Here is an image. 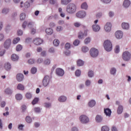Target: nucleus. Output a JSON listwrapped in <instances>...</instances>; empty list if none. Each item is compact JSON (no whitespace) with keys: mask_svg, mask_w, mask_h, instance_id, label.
<instances>
[{"mask_svg":"<svg viewBox=\"0 0 131 131\" xmlns=\"http://www.w3.org/2000/svg\"><path fill=\"white\" fill-rule=\"evenodd\" d=\"M44 107L45 108H52V103L51 102H45L44 103Z\"/></svg>","mask_w":131,"mask_h":131,"instance_id":"nucleus-32","label":"nucleus"},{"mask_svg":"<svg viewBox=\"0 0 131 131\" xmlns=\"http://www.w3.org/2000/svg\"><path fill=\"white\" fill-rule=\"evenodd\" d=\"M111 27H112L111 23L107 22L104 26V29L106 32H110L111 31Z\"/></svg>","mask_w":131,"mask_h":131,"instance_id":"nucleus-11","label":"nucleus"},{"mask_svg":"<svg viewBox=\"0 0 131 131\" xmlns=\"http://www.w3.org/2000/svg\"><path fill=\"white\" fill-rule=\"evenodd\" d=\"M70 48H71L70 43H66V44L65 45V48L66 49V50H69Z\"/></svg>","mask_w":131,"mask_h":131,"instance_id":"nucleus-58","label":"nucleus"},{"mask_svg":"<svg viewBox=\"0 0 131 131\" xmlns=\"http://www.w3.org/2000/svg\"><path fill=\"white\" fill-rule=\"evenodd\" d=\"M95 105H96V101H95L94 100H91L88 103V105L89 106V107H91V108H93V107H94Z\"/></svg>","mask_w":131,"mask_h":131,"instance_id":"nucleus-24","label":"nucleus"},{"mask_svg":"<svg viewBox=\"0 0 131 131\" xmlns=\"http://www.w3.org/2000/svg\"><path fill=\"white\" fill-rule=\"evenodd\" d=\"M15 98L16 100H17L18 101H20V100H22V98H23V97L20 94H17L15 95Z\"/></svg>","mask_w":131,"mask_h":131,"instance_id":"nucleus-37","label":"nucleus"},{"mask_svg":"<svg viewBox=\"0 0 131 131\" xmlns=\"http://www.w3.org/2000/svg\"><path fill=\"white\" fill-rule=\"evenodd\" d=\"M95 121L97 123H102V122H103V116L100 115H96L95 117Z\"/></svg>","mask_w":131,"mask_h":131,"instance_id":"nucleus-13","label":"nucleus"},{"mask_svg":"<svg viewBox=\"0 0 131 131\" xmlns=\"http://www.w3.org/2000/svg\"><path fill=\"white\" fill-rule=\"evenodd\" d=\"M60 42V41H59L57 39H55L53 41V45L55 46V47H58V46H59V43Z\"/></svg>","mask_w":131,"mask_h":131,"instance_id":"nucleus-45","label":"nucleus"},{"mask_svg":"<svg viewBox=\"0 0 131 131\" xmlns=\"http://www.w3.org/2000/svg\"><path fill=\"white\" fill-rule=\"evenodd\" d=\"M25 8H29V7H30V3H29V2H26L25 3V5H24Z\"/></svg>","mask_w":131,"mask_h":131,"instance_id":"nucleus-61","label":"nucleus"},{"mask_svg":"<svg viewBox=\"0 0 131 131\" xmlns=\"http://www.w3.org/2000/svg\"><path fill=\"white\" fill-rule=\"evenodd\" d=\"M57 3V0H50L49 3L50 5H55Z\"/></svg>","mask_w":131,"mask_h":131,"instance_id":"nucleus-62","label":"nucleus"},{"mask_svg":"<svg viewBox=\"0 0 131 131\" xmlns=\"http://www.w3.org/2000/svg\"><path fill=\"white\" fill-rule=\"evenodd\" d=\"M58 101L60 103H64V102L67 101V97L64 95L61 96L59 97H58Z\"/></svg>","mask_w":131,"mask_h":131,"instance_id":"nucleus-16","label":"nucleus"},{"mask_svg":"<svg viewBox=\"0 0 131 131\" xmlns=\"http://www.w3.org/2000/svg\"><path fill=\"white\" fill-rule=\"evenodd\" d=\"M122 59L124 61H129L131 59V53L128 51H125L122 54Z\"/></svg>","mask_w":131,"mask_h":131,"instance_id":"nucleus-4","label":"nucleus"},{"mask_svg":"<svg viewBox=\"0 0 131 131\" xmlns=\"http://www.w3.org/2000/svg\"><path fill=\"white\" fill-rule=\"evenodd\" d=\"M92 29L94 32H98V31H100L101 28L99 25H93L92 26Z\"/></svg>","mask_w":131,"mask_h":131,"instance_id":"nucleus-18","label":"nucleus"},{"mask_svg":"<svg viewBox=\"0 0 131 131\" xmlns=\"http://www.w3.org/2000/svg\"><path fill=\"white\" fill-rule=\"evenodd\" d=\"M33 43L36 45V46H39V45H41V43H42V39L39 38H36L33 40Z\"/></svg>","mask_w":131,"mask_h":131,"instance_id":"nucleus-15","label":"nucleus"},{"mask_svg":"<svg viewBox=\"0 0 131 131\" xmlns=\"http://www.w3.org/2000/svg\"><path fill=\"white\" fill-rule=\"evenodd\" d=\"M12 41V40L10 38H8L5 40L4 43V47L6 50H9L10 48V47H11V42Z\"/></svg>","mask_w":131,"mask_h":131,"instance_id":"nucleus-8","label":"nucleus"},{"mask_svg":"<svg viewBox=\"0 0 131 131\" xmlns=\"http://www.w3.org/2000/svg\"><path fill=\"white\" fill-rule=\"evenodd\" d=\"M103 47L106 52H111L112 51V43L109 40L104 41Z\"/></svg>","mask_w":131,"mask_h":131,"instance_id":"nucleus-2","label":"nucleus"},{"mask_svg":"<svg viewBox=\"0 0 131 131\" xmlns=\"http://www.w3.org/2000/svg\"><path fill=\"white\" fill-rule=\"evenodd\" d=\"M79 120L82 124H86V123L90 122V118L84 115H81L79 117Z\"/></svg>","mask_w":131,"mask_h":131,"instance_id":"nucleus-3","label":"nucleus"},{"mask_svg":"<svg viewBox=\"0 0 131 131\" xmlns=\"http://www.w3.org/2000/svg\"><path fill=\"white\" fill-rule=\"evenodd\" d=\"M86 35H88V32L86 31H84V32H80L78 35V38H83V36H86Z\"/></svg>","mask_w":131,"mask_h":131,"instance_id":"nucleus-20","label":"nucleus"},{"mask_svg":"<svg viewBox=\"0 0 131 131\" xmlns=\"http://www.w3.org/2000/svg\"><path fill=\"white\" fill-rule=\"evenodd\" d=\"M50 84V76H45L42 80V85L45 87Z\"/></svg>","mask_w":131,"mask_h":131,"instance_id":"nucleus-7","label":"nucleus"},{"mask_svg":"<svg viewBox=\"0 0 131 131\" xmlns=\"http://www.w3.org/2000/svg\"><path fill=\"white\" fill-rule=\"evenodd\" d=\"M24 127V125L23 124H19L18 126V129L19 130H23V128Z\"/></svg>","mask_w":131,"mask_h":131,"instance_id":"nucleus-59","label":"nucleus"},{"mask_svg":"<svg viewBox=\"0 0 131 131\" xmlns=\"http://www.w3.org/2000/svg\"><path fill=\"white\" fill-rule=\"evenodd\" d=\"M38 101H39V99L38 98H35L33 101H32V105H35L37 103H38Z\"/></svg>","mask_w":131,"mask_h":131,"instance_id":"nucleus-38","label":"nucleus"},{"mask_svg":"<svg viewBox=\"0 0 131 131\" xmlns=\"http://www.w3.org/2000/svg\"><path fill=\"white\" fill-rule=\"evenodd\" d=\"M81 74V71H80V70H77L76 71V72H75L76 76H77V77H79V76H80Z\"/></svg>","mask_w":131,"mask_h":131,"instance_id":"nucleus-43","label":"nucleus"},{"mask_svg":"<svg viewBox=\"0 0 131 131\" xmlns=\"http://www.w3.org/2000/svg\"><path fill=\"white\" fill-rule=\"evenodd\" d=\"M19 59V56H18L16 54H12L11 56V60L12 61H18V60Z\"/></svg>","mask_w":131,"mask_h":131,"instance_id":"nucleus-26","label":"nucleus"},{"mask_svg":"<svg viewBox=\"0 0 131 131\" xmlns=\"http://www.w3.org/2000/svg\"><path fill=\"white\" fill-rule=\"evenodd\" d=\"M88 76H89V77H94V71H89L88 72Z\"/></svg>","mask_w":131,"mask_h":131,"instance_id":"nucleus-50","label":"nucleus"},{"mask_svg":"<svg viewBox=\"0 0 131 131\" xmlns=\"http://www.w3.org/2000/svg\"><path fill=\"white\" fill-rule=\"evenodd\" d=\"M34 111L36 113H40V112H41V108H40V107H35L34 109Z\"/></svg>","mask_w":131,"mask_h":131,"instance_id":"nucleus-41","label":"nucleus"},{"mask_svg":"<svg viewBox=\"0 0 131 131\" xmlns=\"http://www.w3.org/2000/svg\"><path fill=\"white\" fill-rule=\"evenodd\" d=\"M72 0H61V5H67L69 4V3L71 2Z\"/></svg>","mask_w":131,"mask_h":131,"instance_id":"nucleus-27","label":"nucleus"},{"mask_svg":"<svg viewBox=\"0 0 131 131\" xmlns=\"http://www.w3.org/2000/svg\"><path fill=\"white\" fill-rule=\"evenodd\" d=\"M63 30V27L61 26H58L56 28V31L58 32H60V31H62Z\"/></svg>","mask_w":131,"mask_h":131,"instance_id":"nucleus-53","label":"nucleus"},{"mask_svg":"<svg viewBox=\"0 0 131 131\" xmlns=\"http://www.w3.org/2000/svg\"><path fill=\"white\" fill-rule=\"evenodd\" d=\"M88 8H89V6L85 2L82 3L81 5V9H82L83 10H86Z\"/></svg>","mask_w":131,"mask_h":131,"instance_id":"nucleus-30","label":"nucleus"},{"mask_svg":"<svg viewBox=\"0 0 131 131\" xmlns=\"http://www.w3.org/2000/svg\"><path fill=\"white\" fill-rule=\"evenodd\" d=\"M116 69L113 68L110 70V73L112 74V75H115V74H116Z\"/></svg>","mask_w":131,"mask_h":131,"instance_id":"nucleus-36","label":"nucleus"},{"mask_svg":"<svg viewBox=\"0 0 131 131\" xmlns=\"http://www.w3.org/2000/svg\"><path fill=\"white\" fill-rule=\"evenodd\" d=\"M34 62H35V60L33 59H30L28 60L29 64H34Z\"/></svg>","mask_w":131,"mask_h":131,"instance_id":"nucleus-60","label":"nucleus"},{"mask_svg":"<svg viewBox=\"0 0 131 131\" xmlns=\"http://www.w3.org/2000/svg\"><path fill=\"white\" fill-rule=\"evenodd\" d=\"M67 12L69 14H74L76 12V5L73 3H70L67 6Z\"/></svg>","mask_w":131,"mask_h":131,"instance_id":"nucleus-1","label":"nucleus"},{"mask_svg":"<svg viewBox=\"0 0 131 131\" xmlns=\"http://www.w3.org/2000/svg\"><path fill=\"white\" fill-rule=\"evenodd\" d=\"M26 17V14H25V13L23 12V13H20V14L19 15V18H20V20L21 21H23V20H25Z\"/></svg>","mask_w":131,"mask_h":131,"instance_id":"nucleus-28","label":"nucleus"},{"mask_svg":"<svg viewBox=\"0 0 131 131\" xmlns=\"http://www.w3.org/2000/svg\"><path fill=\"white\" fill-rule=\"evenodd\" d=\"M19 41H20V38L18 37L13 39V42L14 45H17V43Z\"/></svg>","mask_w":131,"mask_h":131,"instance_id":"nucleus-40","label":"nucleus"},{"mask_svg":"<svg viewBox=\"0 0 131 131\" xmlns=\"http://www.w3.org/2000/svg\"><path fill=\"white\" fill-rule=\"evenodd\" d=\"M26 97L28 100H30L32 98V94L30 92H28L26 94Z\"/></svg>","mask_w":131,"mask_h":131,"instance_id":"nucleus-35","label":"nucleus"},{"mask_svg":"<svg viewBox=\"0 0 131 131\" xmlns=\"http://www.w3.org/2000/svg\"><path fill=\"white\" fill-rule=\"evenodd\" d=\"M17 16H18V12L17 11H14L12 13L11 17L12 18H16Z\"/></svg>","mask_w":131,"mask_h":131,"instance_id":"nucleus-54","label":"nucleus"},{"mask_svg":"<svg viewBox=\"0 0 131 131\" xmlns=\"http://www.w3.org/2000/svg\"><path fill=\"white\" fill-rule=\"evenodd\" d=\"M20 110L22 112H25L27 110V106L25 104H23L21 105Z\"/></svg>","mask_w":131,"mask_h":131,"instance_id":"nucleus-39","label":"nucleus"},{"mask_svg":"<svg viewBox=\"0 0 131 131\" xmlns=\"http://www.w3.org/2000/svg\"><path fill=\"white\" fill-rule=\"evenodd\" d=\"M4 68L7 71H9V70H11V68H12V66L10 63L6 62L4 64Z\"/></svg>","mask_w":131,"mask_h":131,"instance_id":"nucleus-19","label":"nucleus"},{"mask_svg":"<svg viewBox=\"0 0 131 131\" xmlns=\"http://www.w3.org/2000/svg\"><path fill=\"white\" fill-rule=\"evenodd\" d=\"M104 112L106 116H111V113H112V112L110 108H104Z\"/></svg>","mask_w":131,"mask_h":131,"instance_id":"nucleus-21","label":"nucleus"},{"mask_svg":"<svg viewBox=\"0 0 131 131\" xmlns=\"http://www.w3.org/2000/svg\"><path fill=\"white\" fill-rule=\"evenodd\" d=\"M103 16V13L102 12H98L96 14L97 18H101Z\"/></svg>","mask_w":131,"mask_h":131,"instance_id":"nucleus-63","label":"nucleus"},{"mask_svg":"<svg viewBox=\"0 0 131 131\" xmlns=\"http://www.w3.org/2000/svg\"><path fill=\"white\" fill-rule=\"evenodd\" d=\"M46 32L47 34H49V35H51V34H53V29L51 28H47L46 30Z\"/></svg>","mask_w":131,"mask_h":131,"instance_id":"nucleus-34","label":"nucleus"},{"mask_svg":"<svg viewBox=\"0 0 131 131\" xmlns=\"http://www.w3.org/2000/svg\"><path fill=\"white\" fill-rule=\"evenodd\" d=\"M90 56L92 58H97V56H99V50L96 48H92L90 51Z\"/></svg>","mask_w":131,"mask_h":131,"instance_id":"nucleus-5","label":"nucleus"},{"mask_svg":"<svg viewBox=\"0 0 131 131\" xmlns=\"http://www.w3.org/2000/svg\"><path fill=\"white\" fill-rule=\"evenodd\" d=\"M71 131H78V128L77 127H73L71 129Z\"/></svg>","mask_w":131,"mask_h":131,"instance_id":"nucleus-64","label":"nucleus"},{"mask_svg":"<svg viewBox=\"0 0 131 131\" xmlns=\"http://www.w3.org/2000/svg\"><path fill=\"white\" fill-rule=\"evenodd\" d=\"M56 74L58 76H63L64 74V70L61 68L56 69Z\"/></svg>","mask_w":131,"mask_h":131,"instance_id":"nucleus-9","label":"nucleus"},{"mask_svg":"<svg viewBox=\"0 0 131 131\" xmlns=\"http://www.w3.org/2000/svg\"><path fill=\"white\" fill-rule=\"evenodd\" d=\"M86 16V13L84 11H80L76 13V17L80 19L84 18Z\"/></svg>","mask_w":131,"mask_h":131,"instance_id":"nucleus-6","label":"nucleus"},{"mask_svg":"<svg viewBox=\"0 0 131 131\" xmlns=\"http://www.w3.org/2000/svg\"><path fill=\"white\" fill-rule=\"evenodd\" d=\"M9 12H10V9L8 8H4L3 9L2 13L3 15H7Z\"/></svg>","mask_w":131,"mask_h":131,"instance_id":"nucleus-25","label":"nucleus"},{"mask_svg":"<svg viewBox=\"0 0 131 131\" xmlns=\"http://www.w3.org/2000/svg\"><path fill=\"white\" fill-rule=\"evenodd\" d=\"M16 80L18 81V82H21V81H23V79H24V75L23 74L18 73L16 75Z\"/></svg>","mask_w":131,"mask_h":131,"instance_id":"nucleus-12","label":"nucleus"},{"mask_svg":"<svg viewBox=\"0 0 131 131\" xmlns=\"http://www.w3.org/2000/svg\"><path fill=\"white\" fill-rule=\"evenodd\" d=\"M79 42H80V41L78 39H76L74 41L73 45L74 46H78V45H79Z\"/></svg>","mask_w":131,"mask_h":131,"instance_id":"nucleus-56","label":"nucleus"},{"mask_svg":"<svg viewBox=\"0 0 131 131\" xmlns=\"http://www.w3.org/2000/svg\"><path fill=\"white\" fill-rule=\"evenodd\" d=\"M84 42L85 45H88V43H90V42H91V38L90 37L86 38L84 40Z\"/></svg>","mask_w":131,"mask_h":131,"instance_id":"nucleus-55","label":"nucleus"},{"mask_svg":"<svg viewBox=\"0 0 131 131\" xmlns=\"http://www.w3.org/2000/svg\"><path fill=\"white\" fill-rule=\"evenodd\" d=\"M25 119L28 123H31L32 122V118L29 116H26Z\"/></svg>","mask_w":131,"mask_h":131,"instance_id":"nucleus-29","label":"nucleus"},{"mask_svg":"<svg viewBox=\"0 0 131 131\" xmlns=\"http://www.w3.org/2000/svg\"><path fill=\"white\" fill-rule=\"evenodd\" d=\"M82 51L83 52V53H86V52L89 51V48L84 46L82 48Z\"/></svg>","mask_w":131,"mask_h":131,"instance_id":"nucleus-51","label":"nucleus"},{"mask_svg":"<svg viewBox=\"0 0 131 131\" xmlns=\"http://www.w3.org/2000/svg\"><path fill=\"white\" fill-rule=\"evenodd\" d=\"M108 16L110 17V18H112L114 16V12L112 11H110L108 12Z\"/></svg>","mask_w":131,"mask_h":131,"instance_id":"nucleus-52","label":"nucleus"},{"mask_svg":"<svg viewBox=\"0 0 131 131\" xmlns=\"http://www.w3.org/2000/svg\"><path fill=\"white\" fill-rule=\"evenodd\" d=\"M92 82L90 80H86L85 82V85L86 86H90Z\"/></svg>","mask_w":131,"mask_h":131,"instance_id":"nucleus-48","label":"nucleus"},{"mask_svg":"<svg viewBox=\"0 0 131 131\" xmlns=\"http://www.w3.org/2000/svg\"><path fill=\"white\" fill-rule=\"evenodd\" d=\"M122 28H123V29L127 30L128 28H129V24H128L127 23H123L122 24Z\"/></svg>","mask_w":131,"mask_h":131,"instance_id":"nucleus-22","label":"nucleus"},{"mask_svg":"<svg viewBox=\"0 0 131 131\" xmlns=\"http://www.w3.org/2000/svg\"><path fill=\"white\" fill-rule=\"evenodd\" d=\"M44 64L45 65H50L51 64V60L49 59H46L44 60Z\"/></svg>","mask_w":131,"mask_h":131,"instance_id":"nucleus-49","label":"nucleus"},{"mask_svg":"<svg viewBox=\"0 0 131 131\" xmlns=\"http://www.w3.org/2000/svg\"><path fill=\"white\" fill-rule=\"evenodd\" d=\"M23 48V47H22L21 45H18L16 46V50L17 52H20V51H21V50H22Z\"/></svg>","mask_w":131,"mask_h":131,"instance_id":"nucleus-46","label":"nucleus"},{"mask_svg":"<svg viewBox=\"0 0 131 131\" xmlns=\"http://www.w3.org/2000/svg\"><path fill=\"white\" fill-rule=\"evenodd\" d=\"M115 36L117 39H121L123 36V32L121 31H117L115 33Z\"/></svg>","mask_w":131,"mask_h":131,"instance_id":"nucleus-10","label":"nucleus"},{"mask_svg":"<svg viewBox=\"0 0 131 131\" xmlns=\"http://www.w3.org/2000/svg\"><path fill=\"white\" fill-rule=\"evenodd\" d=\"M37 71V69L36 68H32L31 70V73L32 74H35Z\"/></svg>","mask_w":131,"mask_h":131,"instance_id":"nucleus-42","label":"nucleus"},{"mask_svg":"<svg viewBox=\"0 0 131 131\" xmlns=\"http://www.w3.org/2000/svg\"><path fill=\"white\" fill-rule=\"evenodd\" d=\"M109 127L107 126H103L101 127V131H109Z\"/></svg>","mask_w":131,"mask_h":131,"instance_id":"nucleus-44","label":"nucleus"},{"mask_svg":"<svg viewBox=\"0 0 131 131\" xmlns=\"http://www.w3.org/2000/svg\"><path fill=\"white\" fill-rule=\"evenodd\" d=\"M115 52L116 54H118L119 52H120V48L119 47V46L117 45L116 47V48L115 49Z\"/></svg>","mask_w":131,"mask_h":131,"instance_id":"nucleus-47","label":"nucleus"},{"mask_svg":"<svg viewBox=\"0 0 131 131\" xmlns=\"http://www.w3.org/2000/svg\"><path fill=\"white\" fill-rule=\"evenodd\" d=\"M75 27H80L81 26V24L80 23L76 22L74 24Z\"/></svg>","mask_w":131,"mask_h":131,"instance_id":"nucleus-57","label":"nucleus"},{"mask_svg":"<svg viewBox=\"0 0 131 131\" xmlns=\"http://www.w3.org/2000/svg\"><path fill=\"white\" fill-rule=\"evenodd\" d=\"M13 89L10 88H7L5 90V93L6 95H8V96H11L13 94Z\"/></svg>","mask_w":131,"mask_h":131,"instance_id":"nucleus-17","label":"nucleus"},{"mask_svg":"<svg viewBox=\"0 0 131 131\" xmlns=\"http://www.w3.org/2000/svg\"><path fill=\"white\" fill-rule=\"evenodd\" d=\"M123 112V106L122 105H119L117 109L118 114H121Z\"/></svg>","mask_w":131,"mask_h":131,"instance_id":"nucleus-23","label":"nucleus"},{"mask_svg":"<svg viewBox=\"0 0 131 131\" xmlns=\"http://www.w3.org/2000/svg\"><path fill=\"white\" fill-rule=\"evenodd\" d=\"M17 89L19 91H24V85L21 83H19L17 85Z\"/></svg>","mask_w":131,"mask_h":131,"instance_id":"nucleus-33","label":"nucleus"},{"mask_svg":"<svg viewBox=\"0 0 131 131\" xmlns=\"http://www.w3.org/2000/svg\"><path fill=\"white\" fill-rule=\"evenodd\" d=\"M77 66H83L84 65V61H82L81 59H79L77 61Z\"/></svg>","mask_w":131,"mask_h":131,"instance_id":"nucleus-31","label":"nucleus"},{"mask_svg":"<svg viewBox=\"0 0 131 131\" xmlns=\"http://www.w3.org/2000/svg\"><path fill=\"white\" fill-rule=\"evenodd\" d=\"M130 1L124 0L123 3V7L125 8V9H127V8H129V6H130Z\"/></svg>","mask_w":131,"mask_h":131,"instance_id":"nucleus-14","label":"nucleus"}]
</instances>
